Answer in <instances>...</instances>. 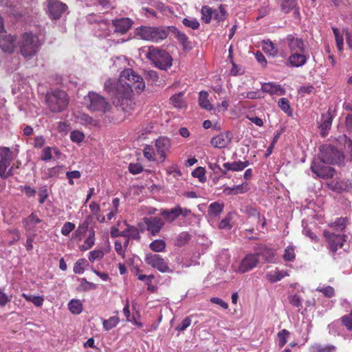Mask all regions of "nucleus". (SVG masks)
Wrapping results in <instances>:
<instances>
[{"label": "nucleus", "mask_w": 352, "mask_h": 352, "mask_svg": "<svg viewBox=\"0 0 352 352\" xmlns=\"http://www.w3.org/2000/svg\"><path fill=\"white\" fill-rule=\"evenodd\" d=\"M263 50L270 56H274L277 54L274 44L270 41H263L262 42Z\"/></svg>", "instance_id": "37"}, {"label": "nucleus", "mask_w": 352, "mask_h": 352, "mask_svg": "<svg viewBox=\"0 0 352 352\" xmlns=\"http://www.w3.org/2000/svg\"><path fill=\"white\" fill-rule=\"evenodd\" d=\"M278 107L285 113L292 114L290 105L287 99L282 98L278 100Z\"/></svg>", "instance_id": "51"}, {"label": "nucleus", "mask_w": 352, "mask_h": 352, "mask_svg": "<svg viewBox=\"0 0 352 352\" xmlns=\"http://www.w3.org/2000/svg\"><path fill=\"white\" fill-rule=\"evenodd\" d=\"M192 320L191 316L186 317L181 324H179L176 328L175 330L178 331H185L191 324Z\"/></svg>", "instance_id": "57"}, {"label": "nucleus", "mask_w": 352, "mask_h": 352, "mask_svg": "<svg viewBox=\"0 0 352 352\" xmlns=\"http://www.w3.org/2000/svg\"><path fill=\"white\" fill-rule=\"evenodd\" d=\"M309 58V55L308 51H305L303 52H290V55L287 60L290 67H300L305 65Z\"/></svg>", "instance_id": "15"}, {"label": "nucleus", "mask_w": 352, "mask_h": 352, "mask_svg": "<svg viewBox=\"0 0 352 352\" xmlns=\"http://www.w3.org/2000/svg\"><path fill=\"white\" fill-rule=\"evenodd\" d=\"M347 223L348 219L346 217H342L336 220L330 226L333 228L336 231H343L346 228Z\"/></svg>", "instance_id": "39"}, {"label": "nucleus", "mask_w": 352, "mask_h": 352, "mask_svg": "<svg viewBox=\"0 0 352 352\" xmlns=\"http://www.w3.org/2000/svg\"><path fill=\"white\" fill-rule=\"evenodd\" d=\"M75 224L72 222H66L63 226L60 232L63 236H68L75 229Z\"/></svg>", "instance_id": "54"}, {"label": "nucleus", "mask_w": 352, "mask_h": 352, "mask_svg": "<svg viewBox=\"0 0 352 352\" xmlns=\"http://www.w3.org/2000/svg\"><path fill=\"white\" fill-rule=\"evenodd\" d=\"M12 152L8 147H0V176H6V171L13 159Z\"/></svg>", "instance_id": "14"}, {"label": "nucleus", "mask_w": 352, "mask_h": 352, "mask_svg": "<svg viewBox=\"0 0 352 352\" xmlns=\"http://www.w3.org/2000/svg\"><path fill=\"white\" fill-rule=\"evenodd\" d=\"M332 30L335 36L337 47L340 52H342L344 46L343 34L337 28H332Z\"/></svg>", "instance_id": "41"}, {"label": "nucleus", "mask_w": 352, "mask_h": 352, "mask_svg": "<svg viewBox=\"0 0 352 352\" xmlns=\"http://www.w3.org/2000/svg\"><path fill=\"white\" fill-rule=\"evenodd\" d=\"M319 158L324 164L334 165L343 161L344 156L334 146L323 145L320 148Z\"/></svg>", "instance_id": "8"}, {"label": "nucleus", "mask_w": 352, "mask_h": 352, "mask_svg": "<svg viewBox=\"0 0 352 352\" xmlns=\"http://www.w3.org/2000/svg\"><path fill=\"white\" fill-rule=\"evenodd\" d=\"M333 116L330 111L322 115V123L320 125V135L324 138L326 137L331 127Z\"/></svg>", "instance_id": "23"}, {"label": "nucleus", "mask_w": 352, "mask_h": 352, "mask_svg": "<svg viewBox=\"0 0 352 352\" xmlns=\"http://www.w3.org/2000/svg\"><path fill=\"white\" fill-rule=\"evenodd\" d=\"M323 233L328 241L329 250L332 252H336L338 248H341L343 246L345 241L344 235L337 234L328 230H324Z\"/></svg>", "instance_id": "13"}, {"label": "nucleus", "mask_w": 352, "mask_h": 352, "mask_svg": "<svg viewBox=\"0 0 352 352\" xmlns=\"http://www.w3.org/2000/svg\"><path fill=\"white\" fill-rule=\"evenodd\" d=\"M224 204L219 202H213L208 207V214L212 217L219 216L223 211Z\"/></svg>", "instance_id": "33"}, {"label": "nucleus", "mask_w": 352, "mask_h": 352, "mask_svg": "<svg viewBox=\"0 0 352 352\" xmlns=\"http://www.w3.org/2000/svg\"><path fill=\"white\" fill-rule=\"evenodd\" d=\"M119 321L120 319L118 317L111 316L107 320H103V327L106 331H109L115 327L118 324Z\"/></svg>", "instance_id": "43"}, {"label": "nucleus", "mask_w": 352, "mask_h": 352, "mask_svg": "<svg viewBox=\"0 0 352 352\" xmlns=\"http://www.w3.org/2000/svg\"><path fill=\"white\" fill-rule=\"evenodd\" d=\"M281 1L280 10L284 13H289L297 6V0H280Z\"/></svg>", "instance_id": "34"}, {"label": "nucleus", "mask_w": 352, "mask_h": 352, "mask_svg": "<svg viewBox=\"0 0 352 352\" xmlns=\"http://www.w3.org/2000/svg\"><path fill=\"white\" fill-rule=\"evenodd\" d=\"M254 251L257 257L262 256L266 261L270 262L272 261L274 257V251L273 249L270 248L265 245H259L254 247Z\"/></svg>", "instance_id": "24"}, {"label": "nucleus", "mask_w": 352, "mask_h": 352, "mask_svg": "<svg viewBox=\"0 0 352 352\" xmlns=\"http://www.w3.org/2000/svg\"><path fill=\"white\" fill-rule=\"evenodd\" d=\"M45 102L52 112L60 113L67 107L69 97L65 91L56 89L47 92Z\"/></svg>", "instance_id": "2"}, {"label": "nucleus", "mask_w": 352, "mask_h": 352, "mask_svg": "<svg viewBox=\"0 0 352 352\" xmlns=\"http://www.w3.org/2000/svg\"><path fill=\"white\" fill-rule=\"evenodd\" d=\"M311 170L317 177L321 178H332L334 175V169L330 166H325L320 163L314 162Z\"/></svg>", "instance_id": "18"}, {"label": "nucleus", "mask_w": 352, "mask_h": 352, "mask_svg": "<svg viewBox=\"0 0 352 352\" xmlns=\"http://www.w3.org/2000/svg\"><path fill=\"white\" fill-rule=\"evenodd\" d=\"M144 261L146 264L161 272H168L170 271L167 263L159 254L148 253L145 256Z\"/></svg>", "instance_id": "10"}, {"label": "nucleus", "mask_w": 352, "mask_h": 352, "mask_svg": "<svg viewBox=\"0 0 352 352\" xmlns=\"http://www.w3.org/2000/svg\"><path fill=\"white\" fill-rule=\"evenodd\" d=\"M192 175L195 177H197L200 182H204L206 180L205 170L201 167L197 168L192 173Z\"/></svg>", "instance_id": "61"}, {"label": "nucleus", "mask_w": 352, "mask_h": 352, "mask_svg": "<svg viewBox=\"0 0 352 352\" xmlns=\"http://www.w3.org/2000/svg\"><path fill=\"white\" fill-rule=\"evenodd\" d=\"M41 222L37 215L31 213L28 217L23 220V225L27 232H35L36 230V225Z\"/></svg>", "instance_id": "22"}, {"label": "nucleus", "mask_w": 352, "mask_h": 352, "mask_svg": "<svg viewBox=\"0 0 352 352\" xmlns=\"http://www.w3.org/2000/svg\"><path fill=\"white\" fill-rule=\"evenodd\" d=\"M19 190L29 198L34 197L36 192V189L30 186H20Z\"/></svg>", "instance_id": "53"}, {"label": "nucleus", "mask_w": 352, "mask_h": 352, "mask_svg": "<svg viewBox=\"0 0 352 352\" xmlns=\"http://www.w3.org/2000/svg\"><path fill=\"white\" fill-rule=\"evenodd\" d=\"M40 46L38 37L32 33H24L19 41V52L25 58L35 56Z\"/></svg>", "instance_id": "4"}, {"label": "nucleus", "mask_w": 352, "mask_h": 352, "mask_svg": "<svg viewBox=\"0 0 352 352\" xmlns=\"http://www.w3.org/2000/svg\"><path fill=\"white\" fill-rule=\"evenodd\" d=\"M157 151L160 155L161 161H164L166 158V152L170 147V142L167 138H160L155 142Z\"/></svg>", "instance_id": "21"}, {"label": "nucleus", "mask_w": 352, "mask_h": 352, "mask_svg": "<svg viewBox=\"0 0 352 352\" xmlns=\"http://www.w3.org/2000/svg\"><path fill=\"white\" fill-rule=\"evenodd\" d=\"M289 335V332L286 329H283L278 333V345L280 347H283L287 341V338Z\"/></svg>", "instance_id": "50"}, {"label": "nucleus", "mask_w": 352, "mask_h": 352, "mask_svg": "<svg viewBox=\"0 0 352 352\" xmlns=\"http://www.w3.org/2000/svg\"><path fill=\"white\" fill-rule=\"evenodd\" d=\"M95 243V232L93 230L89 231V235L84 241V244L80 248L81 250L90 249Z\"/></svg>", "instance_id": "38"}, {"label": "nucleus", "mask_w": 352, "mask_h": 352, "mask_svg": "<svg viewBox=\"0 0 352 352\" xmlns=\"http://www.w3.org/2000/svg\"><path fill=\"white\" fill-rule=\"evenodd\" d=\"M74 117L75 121L80 124L87 126H94L97 124V122L86 113L77 112L74 114Z\"/></svg>", "instance_id": "26"}, {"label": "nucleus", "mask_w": 352, "mask_h": 352, "mask_svg": "<svg viewBox=\"0 0 352 352\" xmlns=\"http://www.w3.org/2000/svg\"><path fill=\"white\" fill-rule=\"evenodd\" d=\"M48 14L52 19H58L67 9L65 3L58 0H47Z\"/></svg>", "instance_id": "12"}, {"label": "nucleus", "mask_w": 352, "mask_h": 352, "mask_svg": "<svg viewBox=\"0 0 352 352\" xmlns=\"http://www.w3.org/2000/svg\"><path fill=\"white\" fill-rule=\"evenodd\" d=\"M352 187V184L349 179H344L337 182L335 184V188L338 191H347Z\"/></svg>", "instance_id": "45"}, {"label": "nucleus", "mask_w": 352, "mask_h": 352, "mask_svg": "<svg viewBox=\"0 0 352 352\" xmlns=\"http://www.w3.org/2000/svg\"><path fill=\"white\" fill-rule=\"evenodd\" d=\"M250 165L249 161L244 162L237 161L233 162H226L223 164V167L226 170L232 171H241Z\"/></svg>", "instance_id": "27"}, {"label": "nucleus", "mask_w": 352, "mask_h": 352, "mask_svg": "<svg viewBox=\"0 0 352 352\" xmlns=\"http://www.w3.org/2000/svg\"><path fill=\"white\" fill-rule=\"evenodd\" d=\"M96 289L94 283L87 281L85 278H81L80 283L77 287L78 292H86Z\"/></svg>", "instance_id": "44"}, {"label": "nucleus", "mask_w": 352, "mask_h": 352, "mask_svg": "<svg viewBox=\"0 0 352 352\" xmlns=\"http://www.w3.org/2000/svg\"><path fill=\"white\" fill-rule=\"evenodd\" d=\"M132 21L129 18H121L114 19L110 24L107 21L100 23V28L103 26H109L113 30L115 34H124L131 28Z\"/></svg>", "instance_id": "9"}, {"label": "nucleus", "mask_w": 352, "mask_h": 352, "mask_svg": "<svg viewBox=\"0 0 352 352\" xmlns=\"http://www.w3.org/2000/svg\"><path fill=\"white\" fill-rule=\"evenodd\" d=\"M289 52H303L308 51L304 41L293 34H288L284 39Z\"/></svg>", "instance_id": "11"}, {"label": "nucleus", "mask_w": 352, "mask_h": 352, "mask_svg": "<svg viewBox=\"0 0 352 352\" xmlns=\"http://www.w3.org/2000/svg\"><path fill=\"white\" fill-rule=\"evenodd\" d=\"M15 47L14 36L8 34L0 36V48L4 52L12 54Z\"/></svg>", "instance_id": "19"}, {"label": "nucleus", "mask_w": 352, "mask_h": 352, "mask_svg": "<svg viewBox=\"0 0 352 352\" xmlns=\"http://www.w3.org/2000/svg\"><path fill=\"white\" fill-rule=\"evenodd\" d=\"M289 273L287 271L278 270L276 269L274 271L267 272L266 274V278L270 283H275L280 280L285 276H288Z\"/></svg>", "instance_id": "28"}, {"label": "nucleus", "mask_w": 352, "mask_h": 352, "mask_svg": "<svg viewBox=\"0 0 352 352\" xmlns=\"http://www.w3.org/2000/svg\"><path fill=\"white\" fill-rule=\"evenodd\" d=\"M201 20L209 23L212 19L217 22L223 21L227 18L228 14L226 6L220 5L217 9H213L208 6H204L201 9Z\"/></svg>", "instance_id": "7"}, {"label": "nucleus", "mask_w": 352, "mask_h": 352, "mask_svg": "<svg viewBox=\"0 0 352 352\" xmlns=\"http://www.w3.org/2000/svg\"><path fill=\"white\" fill-rule=\"evenodd\" d=\"M63 166H56L50 168H48L45 171V174L48 177H58L60 174L63 173Z\"/></svg>", "instance_id": "46"}, {"label": "nucleus", "mask_w": 352, "mask_h": 352, "mask_svg": "<svg viewBox=\"0 0 352 352\" xmlns=\"http://www.w3.org/2000/svg\"><path fill=\"white\" fill-rule=\"evenodd\" d=\"M336 346L332 344H322L320 343H315L309 348L310 352H335Z\"/></svg>", "instance_id": "29"}, {"label": "nucleus", "mask_w": 352, "mask_h": 352, "mask_svg": "<svg viewBox=\"0 0 352 352\" xmlns=\"http://www.w3.org/2000/svg\"><path fill=\"white\" fill-rule=\"evenodd\" d=\"M87 107L91 111H100L105 113L111 108L110 104L101 95L90 91L84 98Z\"/></svg>", "instance_id": "5"}, {"label": "nucleus", "mask_w": 352, "mask_h": 352, "mask_svg": "<svg viewBox=\"0 0 352 352\" xmlns=\"http://www.w3.org/2000/svg\"><path fill=\"white\" fill-rule=\"evenodd\" d=\"M173 28V32L175 35V37L178 39V41L185 47L186 46V43L188 41V37L187 36L180 32L179 30H178L177 29H176L174 27H172Z\"/></svg>", "instance_id": "56"}, {"label": "nucleus", "mask_w": 352, "mask_h": 352, "mask_svg": "<svg viewBox=\"0 0 352 352\" xmlns=\"http://www.w3.org/2000/svg\"><path fill=\"white\" fill-rule=\"evenodd\" d=\"M183 24L192 30H197L199 28V22L194 18H184L182 21Z\"/></svg>", "instance_id": "47"}, {"label": "nucleus", "mask_w": 352, "mask_h": 352, "mask_svg": "<svg viewBox=\"0 0 352 352\" xmlns=\"http://www.w3.org/2000/svg\"><path fill=\"white\" fill-rule=\"evenodd\" d=\"M296 257L294 247L288 246L285 248L283 258L286 261H292Z\"/></svg>", "instance_id": "48"}, {"label": "nucleus", "mask_w": 352, "mask_h": 352, "mask_svg": "<svg viewBox=\"0 0 352 352\" xmlns=\"http://www.w3.org/2000/svg\"><path fill=\"white\" fill-rule=\"evenodd\" d=\"M142 170L143 168L139 163H131L129 165V171L133 175L140 173Z\"/></svg>", "instance_id": "60"}, {"label": "nucleus", "mask_w": 352, "mask_h": 352, "mask_svg": "<svg viewBox=\"0 0 352 352\" xmlns=\"http://www.w3.org/2000/svg\"><path fill=\"white\" fill-rule=\"evenodd\" d=\"M344 325L349 329L352 331V312L349 315L344 316L342 318Z\"/></svg>", "instance_id": "64"}, {"label": "nucleus", "mask_w": 352, "mask_h": 352, "mask_svg": "<svg viewBox=\"0 0 352 352\" xmlns=\"http://www.w3.org/2000/svg\"><path fill=\"white\" fill-rule=\"evenodd\" d=\"M104 256V252L102 250H93L89 252V260L94 262L96 260H100Z\"/></svg>", "instance_id": "58"}, {"label": "nucleus", "mask_w": 352, "mask_h": 352, "mask_svg": "<svg viewBox=\"0 0 352 352\" xmlns=\"http://www.w3.org/2000/svg\"><path fill=\"white\" fill-rule=\"evenodd\" d=\"M184 93L179 92V94L173 96L170 100L175 107L182 109L185 107V102L184 101Z\"/></svg>", "instance_id": "36"}, {"label": "nucleus", "mask_w": 352, "mask_h": 352, "mask_svg": "<svg viewBox=\"0 0 352 352\" xmlns=\"http://www.w3.org/2000/svg\"><path fill=\"white\" fill-rule=\"evenodd\" d=\"M145 78L148 80H151L153 82H156L158 80L159 76L157 72L153 70H148L145 72Z\"/></svg>", "instance_id": "62"}, {"label": "nucleus", "mask_w": 352, "mask_h": 352, "mask_svg": "<svg viewBox=\"0 0 352 352\" xmlns=\"http://www.w3.org/2000/svg\"><path fill=\"white\" fill-rule=\"evenodd\" d=\"M316 291L322 293L324 296L327 298H331L335 295L334 289L331 286H327L324 287H318L316 288Z\"/></svg>", "instance_id": "52"}, {"label": "nucleus", "mask_w": 352, "mask_h": 352, "mask_svg": "<svg viewBox=\"0 0 352 352\" xmlns=\"http://www.w3.org/2000/svg\"><path fill=\"white\" fill-rule=\"evenodd\" d=\"M144 222L146 225L147 230L153 236L158 234L164 225V220L157 217H145L144 218Z\"/></svg>", "instance_id": "16"}, {"label": "nucleus", "mask_w": 352, "mask_h": 352, "mask_svg": "<svg viewBox=\"0 0 352 352\" xmlns=\"http://www.w3.org/2000/svg\"><path fill=\"white\" fill-rule=\"evenodd\" d=\"M146 57L155 67L161 70H167L173 64V58L168 52L157 47H149Z\"/></svg>", "instance_id": "3"}, {"label": "nucleus", "mask_w": 352, "mask_h": 352, "mask_svg": "<svg viewBox=\"0 0 352 352\" xmlns=\"http://www.w3.org/2000/svg\"><path fill=\"white\" fill-rule=\"evenodd\" d=\"M207 91H200L199 94V104L201 108L210 111L213 109V105L209 101Z\"/></svg>", "instance_id": "30"}, {"label": "nucleus", "mask_w": 352, "mask_h": 352, "mask_svg": "<svg viewBox=\"0 0 352 352\" xmlns=\"http://www.w3.org/2000/svg\"><path fill=\"white\" fill-rule=\"evenodd\" d=\"M138 34L142 39L159 42L167 38L168 31L162 28L141 27L138 30Z\"/></svg>", "instance_id": "6"}, {"label": "nucleus", "mask_w": 352, "mask_h": 352, "mask_svg": "<svg viewBox=\"0 0 352 352\" xmlns=\"http://www.w3.org/2000/svg\"><path fill=\"white\" fill-rule=\"evenodd\" d=\"M52 158V148L51 147H45L42 151L41 159L43 161H49Z\"/></svg>", "instance_id": "63"}, {"label": "nucleus", "mask_w": 352, "mask_h": 352, "mask_svg": "<svg viewBox=\"0 0 352 352\" xmlns=\"http://www.w3.org/2000/svg\"><path fill=\"white\" fill-rule=\"evenodd\" d=\"M190 239V235L187 232H182L180 233L177 237L176 241V244L177 246H182L186 244Z\"/></svg>", "instance_id": "55"}, {"label": "nucleus", "mask_w": 352, "mask_h": 352, "mask_svg": "<svg viewBox=\"0 0 352 352\" xmlns=\"http://www.w3.org/2000/svg\"><path fill=\"white\" fill-rule=\"evenodd\" d=\"M234 195L241 194L247 192L249 190L248 184L243 183L232 187Z\"/></svg>", "instance_id": "59"}, {"label": "nucleus", "mask_w": 352, "mask_h": 352, "mask_svg": "<svg viewBox=\"0 0 352 352\" xmlns=\"http://www.w3.org/2000/svg\"><path fill=\"white\" fill-rule=\"evenodd\" d=\"M258 263V259L256 254H248L241 261L238 271L241 273L247 272L254 268Z\"/></svg>", "instance_id": "17"}, {"label": "nucleus", "mask_w": 352, "mask_h": 352, "mask_svg": "<svg viewBox=\"0 0 352 352\" xmlns=\"http://www.w3.org/2000/svg\"><path fill=\"white\" fill-rule=\"evenodd\" d=\"M144 88L143 78L129 68L122 72L118 81L108 79L104 82V89L118 100V104L123 109H125L131 102L133 91L140 93Z\"/></svg>", "instance_id": "1"}, {"label": "nucleus", "mask_w": 352, "mask_h": 352, "mask_svg": "<svg viewBox=\"0 0 352 352\" xmlns=\"http://www.w3.org/2000/svg\"><path fill=\"white\" fill-rule=\"evenodd\" d=\"M69 311L74 314H79L82 311V305L80 300L72 299L68 303Z\"/></svg>", "instance_id": "35"}, {"label": "nucleus", "mask_w": 352, "mask_h": 352, "mask_svg": "<svg viewBox=\"0 0 352 352\" xmlns=\"http://www.w3.org/2000/svg\"><path fill=\"white\" fill-rule=\"evenodd\" d=\"M149 248L154 252H162L166 248V243L163 240L157 239L150 243Z\"/></svg>", "instance_id": "42"}, {"label": "nucleus", "mask_w": 352, "mask_h": 352, "mask_svg": "<svg viewBox=\"0 0 352 352\" xmlns=\"http://www.w3.org/2000/svg\"><path fill=\"white\" fill-rule=\"evenodd\" d=\"M126 226V228L123 230V236L130 239L139 240L140 236L138 229L127 223Z\"/></svg>", "instance_id": "31"}, {"label": "nucleus", "mask_w": 352, "mask_h": 352, "mask_svg": "<svg viewBox=\"0 0 352 352\" xmlns=\"http://www.w3.org/2000/svg\"><path fill=\"white\" fill-rule=\"evenodd\" d=\"M230 142L228 133H221L211 140V144L215 148H222L228 146Z\"/></svg>", "instance_id": "25"}, {"label": "nucleus", "mask_w": 352, "mask_h": 352, "mask_svg": "<svg viewBox=\"0 0 352 352\" xmlns=\"http://www.w3.org/2000/svg\"><path fill=\"white\" fill-rule=\"evenodd\" d=\"M22 296L29 302H32L36 307H41L43 305L44 298L42 296H36L30 294H23Z\"/></svg>", "instance_id": "40"}, {"label": "nucleus", "mask_w": 352, "mask_h": 352, "mask_svg": "<svg viewBox=\"0 0 352 352\" xmlns=\"http://www.w3.org/2000/svg\"><path fill=\"white\" fill-rule=\"evenodd\" d=\"M70 139L73 142L80 143L84 140L85 135L82 132L75 130L71 132Z\"/></svg>", "instance_id": "49"}, {"label": "nucleus", "mask_w": 352, "mask_h": 352, "mask_svg": "<svg viewBox=\"0 0 352 352\" xmlns=\"http://www.w3.org/2000/svg\"><path fill=\"white\" fill-rule=\"evenodd\" d=\"M161 215L168 223L173 222L179 217L177 207L170 210H162Z\"/></svg>", "instance_id": "32"}, {"label": "nucleus", "mask_w": 352, "mask_h": 352, "mask_svg": "<svg viewBox=\"0 0 352 352\" xmlns=\"http://www.w3.org/2000/svg\"><path fill=\"white\" fill-rule=\"evenodd\" d=\"M261 90L263 93H267L270 95H284L285 91L281 85L275 82H265L262 85Z\"/></svg>", "instance_id": "20"}]
</instances>
